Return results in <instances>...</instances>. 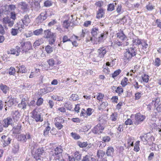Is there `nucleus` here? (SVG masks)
<instances>
[{"instance_id": "30", "label": "nucleus", "mask_w": 161, "mask_h": 161, "mask_svg": "<svg viewBox=\"0 0 161 161\" xmlns=\"http://www.w3.org/2000/svg\"><path fill=\"white\" fill-rule=\"evenodd\" d=\"M54 151L55 155H57L62 153L63 152V150L60 147H57L55 148Z\"/></svg>"}, {"instance_id": "44", "label": "nucleus", "mask_w": 161, "mask_h": 161, "mask_svg": "<svg viewBox=\"0 0 161 161\" xmlns=\"http://www.w3.org/2000/svg\"><path fill=\"white\" fill-rule=\"evenodd\" d=\"M64 106L66 108L67 110H71L72 108V105L69 103H66L64 105Z\"/></svg>"}, {"instance_id": "34", "label": "nucleus", "mask_w": 161, "mask_h": 161, "mask_svg": "<svg viewBox=\"0 0 161 161\" xmlns=\"http://www.w3.org/2000/svg\"><path fill=\"white\" fill-rule=\"evenodd\" d=\"M19 70L18 72H21L22 73H25L26 72V68L24 65L20 66L18 67Z\"/></svg>"}, {"instance_id": "49", "label": "nucleus", "mask_w": 161, "mask_h": 161, "mask_svg": "<svg viewBox=\"0 0 161 161\" xmlns=\"http://www.w3.org/2000/svg\"><path fill=\"white\" fill-rule=\"evenodd\" d=\"M47 62L50 66H53L54 65V61L53 58H50L48 59Z\"/></svg>"}, {"instance_id": "7", "label": "nucleus", "mask_w": 161, "mask_h": 161, "mask_svg": "<svg viewBox=\"0 0 161 161\" xmlns=\"http://www.w3.org/2000/svg\"><path fill=\"white\" fill-rule=\"evenodd\" d=\"M43 147L39 148L34 152L33 154L34 158L36 160H38L40 159L41 155L44 152Z\"/></svg>"}, {"instance_id": "40", "label": "nucleus", "mask_w": 161, "mask_h": 161, "mask_svg": "<svg viewBox=\"0 0 161 161\" xmlns=\"http://www.w3.org/2000/svg\"><path fill=\"white\" fill-rule=\"evenodd\" d=\"M52 4L53 2L51 0H46L44 2V6L47 7H50Z\"/></svg>"}, {"instance_id": "32", "label": "nucleus", "mask_w": 161, "mask_h": 161, "mask_svg": "<svg viewBox=\"0 0 161 161\" xmlns=\"http://www.w3.org/2000/svg\"><path fill=\"white\" fill-rule=\"evenodd\" d=\"M43 40L42 39H40L36 41L34 43L33 46L36 47L39 46L43 43Z\"/></svg>"}, {"instance_id": "23", "label": "nucleus", "mask_w": 161, "mask_h": 161, "mask_svg": "<svg viewBox=\"0 0 161 161\" xmlns=\"http://www.w3.org/2000/svg\"><path fill=\"white\" fill-rule=\"evenodd\" d=\"M160 102V98L158 97H157L153 98L151 104L153 105L154 107L155 108L156 107V105H158Z\"/></svg>"}, {"instance_id": "15", "label": "nucleus", "mask_w": 161, "mask_h": 161, "mask_svg": "<svg viewBox=\"0 0 161 161\" xmlns=\"http://www.w3.org/2000/svg\"><path fill=\"white\" fill-rule=\"evenodd\" d=\"M0 88L3 92L5 94H6L9 91V87L7 86L3 83L0 84Z\"/></svg>"}, {"instance_id": "5", "label": "nucleus", "mask_w": 161, "mask_h": 161, "mask_svg": "<svg viewBox=\"0 0 161 161\" xmlns=\"http://www.w3.org/2000/svg\"><path fill=\"white\" fill-rule=\"evenodd\" d=\"M104 129V127L103 126L100 124H98L92 129V131L95 134H100L102 133Z\"/></svg>"}, {"instance_id": "63", "label": "nucleus", "mask_w": 161, "mask_h": 161, "mask_svg": "<svg viewBox=\"0 0 161 161\" xmlns=\"http://www.w3.org/2000/svg\"><path fill=\"white\" fill-rule=\"evenodd\" d=\"M155 23L156 24L157 26L158 27L161 28V20L160 19H157L156 20Z\"/></svg>"}, {"instance_id": "51", "label": "nucleus", "mask_w": 161, "mask_h": 161, "mask_svg": "<svg viewBox=\"0 0 161 161\" xmlns=\"http://www.w3.org/2000/svg\"><path fill=\"white\" fill-rule=\"evenodd\" d=\"M19 147L18 144L14 145V146L13 148V150L14 153H17L19 150Z\"/></svg>"}, {"instance_id": "17", "label": "nucleus", "mask_w": 161, "mask_h": 161, "mask_svg": "<svg viewBox=\"0 0 161 161\" xmlns=\"http://www.w3.org/2000/svg\"><path fill=\"white\" fill-rule=\"evenodd\" d=\"M117 36L118 38L122 41L126 40L127 38L126 36L125 35L122 31L118 33L117 34Z\"/></svg>"}, {"instance_id": "33", "label": "nucleus", "mask_w": 161, "mask_h": 161, "mask_svg": "<svg viewBox=\"0 0 161 161\" xmlns=\"http://www.w3.org/2000/svg\"><path fill=\"white\" fill-rule=\"evenodd\" d=\"M15 69L13 67H10L8 71V74L10 75H14L15 74Z\"/></svg>"}, {"instance_id": "8", "label": "nucleus", "mask_w": 161, "mask_h": 161, "mask_svg": "<svg viewBox=\"0 0 161 161\" xmlns=\"http://www.w3.org/2000/svg\"><path fill=\"white\" fill-rule=\"evenodd\" d=\"M107 33L106 32H105V33ZM103 33H104V32ZM91 34L92 36L94 38L97 39L98 38L99 36L102 33H100L98 28L94 27L91 30Z\"/></svg>"}, {"instance_id": "20", "label": "nucleus", "mask_w": 161, "mask_h": 161, "mask_svg": "<svg viewBox=\"0 0 161 161\" xmlns=\"http://www.w3.org/2000/svg\"><path fill=\"white\" fill-rule=\"evenodd\" d=\"M141 46V47L142 48L141 50H142V51L143 50L146 51L148 47V45L147 44V41L144 40H142L140 47Z\"/></svg>"}, {"instance_id": "59", "label": "nucleus", "mask_w": 161, "mask_h": 161, "mask_svg": "<svg viewBox=\"0 0 161 161\" xmlns=\"http://www.w3.org/2000/svg\"><path fill=\"white\" fill-rule=\"evenodd\" d=\"M103 71L105 73L108 74L109 72V69L108 68L107 65H104L103 66Z\"/></svg>"}, {"instance_id": "48", "label": "nucleus", "mask_w": 161, "mask_h": 161, "mask_svg": "<svg viewBox=\"0 0 161 161\" xmlns=\"http://www.w3.org/2000/svg\"><path fill=\"white\" fill-rule=\"evenodd\" d=\"M121 72V70L120 69H119L116 71H115L114 73L112 74V77L113 78H114L118 75Z\"/></svg>"}, {"instance_id": "2", "label": "nucleus", "mask_w": 161, "mask_h": 161, "mask_svg": "<svg viewBox=\"0 0 161 161\" xmlns=\"http://www.w3.org/2000/svg\"><path fill=\"white\" fill-rule=\"evenodd\" d=\"M126 50V51L124 53V58L125 60H129L137 54V49L134 46H132L131 47Z\"/></svg>"}, {"instance_id": "37", "label": "nucleus", "mask_w": 161, "mask_h": 161, "mask_svg": "<svg viewBox=\"0 0 161 161\" xmlns=\"http://www.w3.org/2000/svg\"><path fill=\"white\" fill-rule=\"evenodd\" d=\"M115 92L118 93L119 96H120L121 93L123 92V89L121 86L118 87L115 91Z\"/></svg>"}, {"instance_id": "27", "label": "nucleus", "mask_w": 161, "mask_h": 161, "mask_svg": "<svg viewBox=\"0 0 161 161\" xmlns=\"http://www.w3.org/2000/svg\"><path fill=\"white\" fill-rule=\"evenodd\" d=\"M32 86V84L25 83H23V89H26L28 90H30Z\"/></svg>"}, {"instance_id": "22", "label": "nucleus", "mask_w": 161, "mask_h": 161, "mask_svg": "<svg viewBox=\"0 0 161 161\" xmlns=\"http://www.w3.org/2000/svg\"><path fill=\"white\" fill-rule=\"evenodd\" d=\"M116 5H117V3L115 2L109 4L108 5L107 10L111 12L114 10L116 8Z\"/></svg>"}, {"instance_id": "18", "label": "nucleus", "mask_w": 161, "mask_h": 161, "mask_svg": "<svg viewBox=\"0 0 161 161\" xmlns=\"http://www.w3.org/2000/svg\"><path fill=\"white\" fill-rule=\"evenodd\" d=\"M18 6L22 10H25L27 8L28 4L25 2H21L18 3Z\"/></svg>"}, {"instance_id": "41", "label": "nucleus", "mask_w": 161, "mask_h": 161, "mask_svg": "<svg viewBox=\"0 0 161 161\" xmlns=\"http://www.w3.org/2000/svg\"><path fill=\"white\" fill-rule=\"evenodd\" d=\"M43 32V29L40 28L39 29L33 31V34L36 36H38L42 33Z\"/></svg>"}, {"instance_id": "21", "label": "nucleus", "mask_w": 161, "mask_h": 161, "mask_svg": "<svg viewBox=\"0 0 161 161\" xmlns=\"http://www.w3.org/2000/svg\"><path fill=\"white\" fill-rule=\"evenodd\" d=\"M25 101L26 100L25 98H22L21 103L18 105V107L19 108L23 109H25L27 106V104L25 102Z\"/></svg>"}, {"instance_id": "52", "label": "nucleus", "mask_w": 161, "mask_h": 161, "mask_svg": "<svg viewBox=\"0 0 161 161\" xmlns=\"http://www.w3.org/2000/svg\"><path fill=\"white\" fill-rule=\"evenodd\" d=\"M78 96L76 94H72L70 98H71L73 101H76L78 99Z\"/></svg>"}, {"instance_id": "13", "label": "nucleus", "mask_w": 161, "mask_h": 161, "mask_svg": "<svg viewBox=\"0 0 161 161\" xmlns=\"http://www.w3.org/2000/svg\"><path fill=\"white\" fill-rule=\"evenodd\" d=\"M142 40H141L137 37L136 38H133L132 41L133 45L132 46H137L138 47V48L140 49L139 47L141 46V44L142 43Z\"/></svg>"}, {"instance_id": "47", "label": "nucleus", "mask_w": 161, "mask_h": 161, "mask_svg": "<svg viewBox=\"0 0 161 161\" xmlns=\"http://www.w3.org/2000/svg\"><path fill=\"white\" fill-rule=\"evenodd\" d=\"M102 139L104 142L106 143L109 142L110 141L111 139L109 136H105L103 137Z\"/></svg>"}, {"instance_id": "16", "label": "nucleus", "mask_w": 161, "mask_h": 161, "mask_svg": "<svg viewBox=\"0 0 161 161\" xmlns=\"http://www.w3.org/2000/svg\"><path fill=\"white\" fill-rule=\"evenodd\" d=\"M44 37L46 38H50L51 37H53V36H54L55 33H52L49 30H45L44 31Z\"/></svg>"}, {"instance_id": "14", "label": "nucleus", "mask_w": 161, "mask_h": 161, "mask_svg": "<svg viewBox=\"0 0 161 161\" xmlns=\"http://www.w3.org/2000/svg\"><path fill=\"white\" fill-rule=\"evenodd\" d=\"M114 149L111 146L108 147L106 151V154L108 156L112 157L114 155Z\"/></svg>"}, {"instance_id": "61", "label": "nucleus", "mask_w": 161, "mask_h": 161, "mask_svg": "<svg viewBox=\"0 0 161 161\" xmlns=\"http://www.w3.org/2000/svg\"><path fill=\"white\" fill-rule=\"evenodd\" d=\"M10 18L14 20L16 19V14L14 12H12L10 13Z\"/></svg>"}, {"instance_id": "54", "label": "nucleus", "mask_w": 161, "mask_h": 161, "mask_svg": "<svg viewBox=\"0 0 161 161\" xmlns=\"http://www.w3.org/2000/svg\"><path fill=\"white\" fill-rule=\"evenodd\" d=\"M68 41L72 42V41L70 40V39L68 38L67 36L66 35L64 36L63 38V40L62 42L64 43Z\"/></svg>"}, {"instance_id": "9", "label": "nucleus", "mask_w": 161, "mask_h": 161, "mask_svg": "<svg viewBox=\"0 0 161 161\" xmlns=\"http://www.w3.org/2000/svg\"><path fill=\"white\" fill-rule=\"evenodd\" d=\"M32 117L35 119L36 122H42L43 121L42 118H41L40 114L37 112L35 110H34L33 111Z\"/></svg>"}, {"instance_id": "53", "label": "nucleus", "mask_w": 161, "mask_h": 161, "mask_svg": "<svg viewBox=\"0 0 161 161\" xmlns=\"http://www.w3.org/2000/svg\"><path fill=\"white\" fill-rule=\"evenodd\" d=\"M56 36L55 35L53 36V37L50 38L49 41V43L51 45H52L53 44L56 40Z\"/></svg>"}, {"instance_id": "46", "label": "nucleus", "mask_w": 161, "mask_h": 161, "mask_svg": "<svg viewBox=\"0 0 161 161\" xmlns=\"http://www.w3.org/2000/svg\"><path fill=\"white\" fill-rule=\"evenodd\" d=\"M77 144L80 147H86L88 145L87 142H85L82 143L81 142H77Z\"/></svg>"}, {"instance_id": "10", "label": "nucleus", "mask_w": 161, "mask_h": 161, "mask_svg": "<svg viewBox=\"0 0 161 161\" xmlns=\"http://www.w3.org/2000/svg\"><path fill=\"white\" fill-rule=\"evenodd\" d=\"M47 14L46 12L45 13H42L36 19V22L38 24L42 22L47 18Z\"/></svg>"}, {"instance_id": "29", "label": "nucleus", "mask_w": 161, "mask_h": 161, "mask_svg": "<svg viewBox=\"0 0 161 161\" xmlns=\"http://www.w3.org/2000/svg\"><path fill=\"white\" fill-rule=\"evenodd\" d=\"M149 136V134H146V136L145 137L144 136H140V138L144 144L146 145L147 144L148 142V140L147 139L148 138V137Z\"/></svg>"}, {"instance_id": "24", "label": "nucleus", "mask_w": 161, "mask_h": 161, "mask_svg": "<svg viewBox=\"0 0 161 161\" xmlns=\"http://www.w3.org/2000/svg\"><path fill=\"white\" fill-rule=\"evenodd\" d=\"M116 11L119 14H120L124 12V9L122 8V5L121 4H117L116 6Z\"/></svg>"}, {"instance_id": "3", "label": "nucleus", "mask_w": 161, "mask_h": 161, "mask_svg": "<svg viewBox=\"0 0 161 161\" xmlns=\"http://www.w3.org/2000/svg\"><path fill=\"white\" fill-rule=\"evenodd\" d=\"M20 43L21 44L20 47L22 50V53H28V51L31 48V44L30 42H22ZM29 53H30V52Z\"/></svg>"}, {"instance_id": "55", "label": "nucleus", "mask_w": 161, "mask_h": 161, "mask_svg": "<svg viewBox=\"0 0 161 161\" xmlns=\"http://www.w3.org/2000/svg\"><path fill=\"white\" fill-rule=\"evenodd\" d=\"M43 99L42 98L40 97L39 98L36 102V105L37 106H40L42 105L43 102Z\"/></svg>"}, {"instance_id": "42", "label": "nucleus", "mask_w": 161, "mask_h": 161, "mask_svg": "<svg viewBox=\"0 0 161 161\" xmlns=\"http://www.w3.org/2000/svg\"><path fill=\"white\" fill-rule=\"evenodd\" d=\"M70 134L71 136L75 140H78L80 138V136L75 133L72 132Z\"/></svg>"}, {"instance_id": "57", "label": "nucleus", "mask_w": 161, "mask_h": 161, "mask_svg": "<svg viewBox=\"0 0 161 161\" xmlns=\"http://www.w3.org/2000/svg\"><path fill=\"white\" fill-rule=\"evenodd\" d=\"M6 103H7L8 106L10 107L14 104V100L13 99H9L7 103L6 102Z\"/></svg>"}, {"instance_id": "45", "label": "nucleus", "mask_w": 161, "mask_h": 161, "mask_svg": "<svg viewBox=\"0 0 161 161\" xmlns=\"http://www.w3.org/2000/svg\"><path fill=\"white\" fill-rule=\"evenodd\" d=\"M142 77L144 82L146 83L148 82L149 78L148 75H146V74H144L143 75H142Z\"/></svg>"}, {"instance_id": "64", "label": "nucleus", "mask_w": 161, "mask_h": 161, "mask_svg": "<svg viewBox=\"0 0 161 161\" xmlns=\"http://www.w3.org/2000/svg\"><path fill=\"white\" fill-rule=\"evenodd\" d=\"M18 31V30L12 28L11 30V34L13 36H15L17 35Z\"/></svg>"}, {"instance_id": "50", "label": "nucleus", "mask_w": 161, "mask_h": 161, "mask_svg": "<svg viewBox=\"0 0 161 161\" xmlns=\"http://www.w3.org/2000/svg\"><path fill=\"white\" fill-rule=\"evenodd\" d=\"M81 155L79 152H76L75 153V157L76 159L78 161L80 159Z\"/></svg>"}, {"instance_id": "6", "label": "nucleus", "mask_w": 161, "mask_h": 161, "mask_svg": "<svg viewBox=\"0 0 161 161\" xmlns=\"http://www.w3.org/2000/svg\"><path fill=\"white\" fill-rule=\"evenodd\" d=\"M107 48V47L106 46L100 47L97 51V57L100 58H103L105 54L108 51Z\"/></svg>"}, {"instance_id": "31", "label": "nucleus", "mask_w": 161, "mask_h": 161, "mask_svg": "<svg viewBox=\"0 0 161 161\" xmlns=\"http://www.w3.org/2000/svg\"><path fill=\"white\" fill-rule=\"evenodd\" d=\"M18 139L19 141H20L23 143L26 142L25 136L24 134H22L18 136Z\"/></svg>"}, {"instance_id": "62", "label": "nucleus", "mask_w": 161, "mask_h": 161, "mask_svg": "<svg viewBox=\"0 0 161 161\" xmlns=\"http://www.w3.org/2000/svg\"><path fill=\"white\" fill-rule=\"evenodd\" d=\"M93 109L90 108H88L87 109L86 111V114H87V117L91 115L92 113V111Z\"/></svg>"}, {"instance_id": "1", "label": "nucleus", "mask_w": 161, "mask_h": 161, "mask_svg": "<svg viewBox=\"0 0 161 161\" xmlns=\"http://www.w3.org/2000/svg\"><path fill=\"white\" fill-rule=\"evenodd\" d=\"M107 33H102L99 36L97 39L94 38L92 36H89L86 38V42H88L91 41L93 44H99L103 42L104 40L106 39L107 37Z\"/></svg>"}, {"instance_id": "28", "label": "nucleus", "mask_w": 161, "mask_h": 161, "mask_svg": "<svg viewBox=\"0 0 161 161\" xmlns=\"http://www.w3.org/2000/svg\"><path fill=\"white\" fill-rule=\"evenodd\" d=\"M38 144L34 142L29 143V146L31 147V149L32 152H33L35 149L37 148Z\"/></svg>"}, {"instance_id": "38", "label": "nucleus", "mask_w": 161, "mask_h": 161, "mask_svg": "<svg viewBox=\"0 0 161 161\" xmlns=\"http://www.w3.org/2000/svg\"><path fill=\"white\" fill-rule=\"evenodd\" d=\"M51 130V127L49 125L47 126L43 131V135L45 136L48 135L49 131Z\"/></svg>"}, {"instance_id": "35", "label": "nucleus", "mask_w": 161, "mask_h": 161, "mask_svg": "<svg viewBox=\"0 0 161 161\" xmlns=\"http://www.w3.org/2000/svg\"><path fill=\"white\" fill-rule=\"evenodd\" d=\"M45 50L48 53H50L53 51V47L48 45L45 47Z\"/></svg>"}, {"instance_id": "39", "label": "nucleus", "mask_w": 161, "mask_h": 161, "mask_svg": "<svg viewBox=\"0 0 161 161\" xmlns=\"http://www.w3.org/2000/svg\"><path fill=\"white\" fill-rule=\"evenodd\" d=\"M117 118V115L116 113H113L110 116V118L113 121H115L116 120Z\"/></svg>"}, {"instance_id": "60", "label": "nucleus", "mask_w": 161, "mask_h": 161, "mask_svg": "<svg viewBox=\"0 0 161 161\" xmlns=\"http://www.w3.org/2000/svg\"><path fill=\"white\" fill-rule=\"evenodd\" d=\"M91 157H90L89 155H86L85 156L83 157L82 161H90Z\"/></svg>"}, {"instance_id": "26", "label": "nucleus", "mask_w": 161, "mask_h": 161, "mask_svg": "<svg viewBox=\"0 0 161 161\" xmlns=\"http://www.w3.org/2000/svg\"><path fill=\"white\" fill-rule=\"evenodd\" d=\"M73 24L70 21L68 20H65L63 22V27L66 29H68L69 26H72Z\"/></svg>"}, {"instance_id": "36", "label": "nucleus", "mask_w": 161, "mask_h": 161, "mask_svg": "<svg viewBox=\"0 0 161 161\" xmlns=\"http://www.w3.org/2000/svg\"><path fill=\"white\" fill-rule=\"evenodd\" d=\"M154 65L156 67L159 66L161 64V60L159 58H156L154 62Z\"/></svg>"}, {"instance_id": "12", "label": "nucleus", "mask_w": 161, "mask_h": 161, "mask_svg": "<svg viewBox=\"0 0 161 161\" xmlns=\"http://www.w3.org/2000/svg\"><path fill=\"white\" fill-rule=\"evenodd\" d=\"M2 142H4V145L6 146L10 143L12 139L7 136L3 135L1 137Z\"/></svg>"}, {"instance_id": "19", "label": "nucleus", "mask_w": 161, "mask_h": 161, "mask_svg": "<svg viewBox=\"0 0 161 161\" xmlns=\"http://www.w3.org/2000/svg\"><path fill=\"white\" fill-rule=\"evenodd\" d=\"M21 20L23 24L26 26H27L30 22V19L28 14L25 15L24 18L21 19Z\"/></svg>"}, {"instance_id": "58", "label": "nucleus", "mask_w": 161, "mask_h": 161, "mask_svg": "<svg viewBox=\"0 0 161 161\" xmlns=\"http://www.w3.org/2000/svg\"><path fill=\"white\" fill-rule=\"evenodd\" d=\"M21 47L19 46H16L15 47V51L17 52L16 53V56H18L19 54V53L21 52Z\"/></svg>"}, {"instance_id": "56", "label": "nucleus", "mask_w": 161, "mask_h": 161, "mask_svg": "<svg viewBox=\"0 0 161 161\" xmlns=\"http://www.w3.org/2000/svg\"><path fill=\"white\" fill-rule=\"evenodd\" d=\"M56 127L58 130H60L63 127V125L59 122H57L55 123Z\"/></svg>"}, {"instance_id": "43", "label": "nucleus", "mask_w": 161, "mask_h": 161, "mask_svg": "<svg viewBox=\"0 0 161 161\" xmlns=\"http://www.w3.org/2000/svg\"><path fill=\"white\" fill-rule=\"evenodd\" d=\"M128 79L126 77H125L121 81V84L123 87H125L127 84Z\"/></svg>"}, {"instance_id": "11", "label": "nucleus", "mask_w": 161, "mask_h": 161, "mask_svg": "<svg viewBox=\"0 0 161 161\" xmlns=\"http://www.w3.org/2000/svg\"><path fill=\"white\" fill-rule=\"evenodd\" d=\"M12 122L13 120L10 117H8L6 119H5L3 120L2 122V125L4 127L7 128L9 125L13 126Z\"/></svg>"}, {"instance_id": "4", "label": "nucleus", "mask_w": 161, "mask_h": 161, "mask_svg": "<svg viewBox=\"0 0 161 161\" xmlns=\"http://www.w3.org/2000/svg\"><path fill=\"white\" fill-rule=\"evenodd\" d=\"M146 117L141 114L137 113L135 115L134 123L135 125H137L143 122L146 119Z\"/></svg>"}, {"instance_id": "25", "label": "nucleus", "mask_w": 161, "mask_h": 161, "mask_svg": "<svg viewBox=\"0 0 161 161\" xmlns=\"http://www.w3.org/2000/svg\"><path fill=\"white\" fill-rule=\"evenodd\" d=\"M97 155L98 158H103L104 156H106L105 152L102 150H98Z\"/></svg>"}]
</instances>
